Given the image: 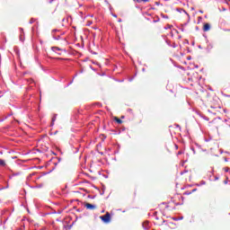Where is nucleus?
<instances>
[{"label":"nucleus","instance_id":"f257e3e1","mask_svg":"<svg viewBox=\"0 0 230 230\" xmlns=\"http://www.w3.org/2000/svg\"><path fill=\"white\" fill-rule=\"evenodd\" d=\"M100 219L104 223V224H111V213L106 212L104 216H101Z\"/></svg>","mask_w":230,"mask_h":230},{"label":"nucleus","instance_id":"f03ea898","mask_svg":"<svg viewBox=\"0 0 230 230\" xmlns=\"http://www.w3.org/2000/svg\"><path fill=\"white\" fill-rule=\"evenodd\" d=\"M84 208H86V209H90L91 211H94V209H96V206L91 203H85Z\"/></svg>","mask_w":230,"mask_h":230},{"label":"nucleus","instance_id":"7ed1b4c3","mask_svg":"<svg viewBox=\"0 0 230 230\" xmlns=\"http://www.w3.org/2000/svg\"><path fill=\"white\" fill-rule=\"evenodd\" d=\"M52 51H54L55 53H58V51H61V53H66V49H60L58 47H52Z\"/></svg>","mask_w":230,"mask_h":230},{"label":"nucleus","instance_id":"20e7f679","mask_svg":"<svg viewBox=\"0 0 230 230\" xmlns=\"http://www.w3.org/2000/svg\"><path fill=\"white\" fill-rule=\"evenodd\" d=\"M211 30V25L209 23H205L203 25V31H209Z\"/></svg>","mask_w":230,"mask_h":230},{"label":"nucleus","instance_id":"39448f33","mask_svg":"<svg viewBox=\"0 0 230 230\" xmlns=\"http://www.w3.org/2000/svg\"><path fill=\"white\" fill-rule=\"evenodd\" d=\"M115 121H117V123H119V125H121V123H123V120H121L118 117H115Z\"/></svg>","mask_w":230,"mask_h":230},{"label":"nucleus","instance_id":"423d86ee","mask_svg":"<svg viewBox=\"0 0 230 230\" xmlns=\"http://www.w3.org/2000/svg\"><path fill=\"white\" fill-rule=\"evenodd\" d=\"M0 166H6V162H4L3 159H0Z\"/></svg>","mask_w":230,"mask_h":230},{"label":"nucleus","instance_id":"0eeeda50","mask_svg":"<svg viewBox=\"0 0 230 230\" xmlns=\"http://www.w3.org/2000/svg\"><path fill=\"white\" fill-rule=\"evenodd\" d=\"M29 84H33V79H28Z\"/></svg>","mask_w":230,"mask_h":230},{"label":"nucleus","instance_id":"6e6552de","mask_svg":"<svg viewBox=\"0 0 230 230\" xmlns=\"http://www.w3.org/2000/svg\"><path fill=\"white\" fill-rule=\"evenodd\" d=\"M224 170L225 172H229V167H225Z\"/></svg>","mask_w":230,"mask_h":230},{"label":"nucleus","instance_id":"1a4fd4ad","mask_svg":"<svg viewBox=\"0 0 230 230\" xmlns=\"http://www.w3.org/2000/svg\"><path fill=\"white\" fill-rule=\"evenodd\" d=\"M55 119H57V117H56V116H54V117L52 118V121H55Z\"/></svg>","mask_w":230,"mask_h":230},{"label":"nucleus","instance_id":"9d476101","mask_svg":"<svg viewBox=\"0 0 230 230\" xmlns=\"http://www.w3.org/2000/svg\"><path fill=\"white\" fill-rule=\"evenodd\" d=\"M144 3H148L150 0H142Z\"/></svg>","mask_w":230,"mask_h":230}]
</instances>
